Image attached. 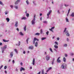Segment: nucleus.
Masks as SVG:
<instances>
[{"label": "nucleus", "mask_w": 74, "mask_h": 74, "mask_svg": "<svg viewBox=\"0 0 74 74\" xmlns=\"http://www.w3.org/2000/svg\"><path fill=\"white\" fill-rule=\"evenodd\" d=\"M7 45H5L2 48H1V49H2V53H4V50L7 48Z\"/></svg>", "instance_id": "1"}, {"label": "nucleus", "mask_w": 74, "mask_h": 74, "mask_svg": "<svg viewBox=\"0 0 74 74\" xmlns=\"http://www.w3.org/2000/svg\"><path fill=\"white\" fill-rule=\"evenodd\" d=\"M54 47L55 48L53 49L54 51H55L56 52H57L58 51L56 49L58 48V46L56 45H55L54 46Z\"/></svg>", "instance_id": "2"}, {"label": "nucleus", "mask_w": 74, "mask_h": 74, "mask_svg": "<svg viewBox=\"0 0 74 74\" xmlns=\"http://www.w3.org/2000/svg\"><path fill=\"white\" fill-rule=\"evenodd\" d=\"M52 12V10H50V11L49 12L48 14H47V18L48 19L49 18V15L51 14V13Z\"/></svg>", "instance_id": "3"}, {"label": "nucleus", "mask_w": 74, "mask_h": 74, "mask_svg": "<svg viewBox=\"0 0 74 74\" xmlns=\"http://www.w3.org/2000/svg\"><path fill=\"white\" fill-rule=\"evenodd\" d=\"M60 58V57H59L57 60V63H61V61L60 60H59Z\"/></svg>", "instance_id": "4"}, {"label": "nucleus", "mask_w": 74, "mask_h": 74, "mask_svg": "<svg viewBox=\"0 0 74 74\" xmlns=\"http://www.w3.org/2000/svg\"><path fill=\"white\" fill-rule=\"evenodd\" d=\"M38 41L39 40L38 39L36 38H34V40L33 41V44H35V41Z\"/></svg>", "instance_id": "5"}, {"label": "nucleus", "mask_w": 74, "mask_h": 74, "mask_svg": "<svg viewBox=\"0 0 74 74\" xmlns=\"http://www.w3.org/2000/svg\"><path fill=\"white\" fill-rule=\"evenodd\" d=\"M35 21H36V19H33L32 22V25H34L35 24Z\"/></svg>", "instance_id": "6"}, {"label": "nucleus", "mask_w": 74, "mask_h": 74, "mask_svg": "<svg viewBox=\"0 0 74 74\" xmlns=\"http://www.w3.org/2000/svg\"><path fill=\"white\" fill-rule=\"evenodd\" d=\"M46 59L47 60H49L50 59V57H49V56H47L46 57Z\"/></svg>", "instance_id": "7"}, {"label": "nucleus", "mask_w": 74, "mask_h": 74, "mask_svg": "<svg viewBox=\"0 0 74 74\" xmlns=\"http://www.w3.org/2000/svg\"><path fill=\"white\" fill-rule=\"evenodd\" d=\"M54 28H55V27H53L51 29H49V30H50V31H51V32H52L53 33V31L52 30V29H53Z\"/></svg>", "instance_id": "8"}, {"label": "nucleus", "mask_w": 74, "mask_h": 74, "mask_svg": "<svg viewBox=\"0 0 74 74\" xmlns=\"http://www.w3.org/2000/svg\"><path fill=\"white\" fill-rule=\"evenodd\" d=\"M18 25V22L16 21V23L15 25V27H17Z\"/></svg>", "instance_id": "9"}, {"label": "nucleus", "mask_w": 74, "mask_h": 74, "mask_svg": "<svg viewBox=\"0 0 74 74\" xmlns=\"http://www.w3.org/2000/svg\"><path fill=\"white\" fill-rule=\"evenodd\" d=\"M66 36H70V34H69V32L67 31H66Z\"/></svg>", "instance_id": "10"}, {"label": "nucleus", "mask_w": 74, "mask_h": 74, "mask_svg": "<svg viewBox=\"0 0 74 74\" xmlns=\"http://www.w3.org/2000/svg\"><path fill=\"white\" fill-rule=\"evenodd\" d=\"M13 52H11L10 54V58H12V56H13Z\"/></svg>", "instance_id": "11"}, {"label": "nucleus", "mask_w": 74, "mask_h": 74, "mask_svg": "<svg viewBox=\"0 0 74 74\" xmlns=\"http://www.w3.org/2000/svg\"><path fill=\"white\" fill-rule=\"evenodd\" d=\"M25 69H24V68H23L22 67H21V68L20 69V71H22V70L23 71H25Z\"/></svg>", "instance_id": "12"}, {"label": "nucleus", "mask_w": 74, "mask_h": 74, "mask_svg": "<svg viewBox=\"0 0 74 74\" xmlns=\"http://www.w3.org/2000/svg\"><path fill=\"white\" fill-rule=\"evenodd\" d=\"M65 66H64L63 65H62L61 66V69H65Z\"/></svg>", "instance_id": "13"}, {"label": "nucleus", "mask_w": 74, "mask_h": 74, "mask_svg": "<svg viewBox=\"0 0 74 74\" xmlns=\"http://www.w3.org/2000/svg\"><path fill=\"white\" fill-rule=\"evenodd\" d=\"M20 1V0H18L17 1H16V2L15 3V4H17Z\"/></svg>", "instance_id": "14"}, {"label": "nucleus", "mask_w": 74, "mask_h": 74, "mask_svg": "<svg viewBox=\"0 0 74 74\" xmlns=\"http://www.w3.org/2000/svg\"><path fill=\"white\" fill-rule=\"evenodd\" d=\"M35 62V59L34 58L33 60V62H32V64L33 65H34V62Z\"/></svg>", "instance_id": "15"}, {"label": "nucleus", "mask_w": 74, "mask_h": 74, "mask_svg": "<svg viewBox=\"0 0 74 74\" xmlns=\"http://www.w3.org/2000/svg\"><path fill=\"white\" fill-rule=\"evenodd\" d=\"M33 46H30L29 47V49H33Z\"/></svg>", "instance_id": "16"}, {"label": "nucleus", "mask_w": 74, "mask_h": 74, "mask_svg": "<svg viewBox=\"0 0 74 74\" xmlns=\"http://www.w3.org/2000/svg\"><path fill=\"white\" fill-rule=\"evenodd\" d=\"M20 44H21V42L19 41L18 42V44H16V45H17V46H19Z\"/></svg>", "instance_id": "17"}, {"label": "nucleus", "mask_w": 74, "mask_h": 74, "mask_svg": "<svg viewBox=\"0 0 74 74\" xmlns=\"http://www.w3.org/2000/svg\"><path fill=\"white\" fill-rule=\"evenodd\" d=\"M54 61H55V58H53V60L52 61V64H53L54 63Z\"/></svg>", "instance_id": "18"}, {"label": "nucleus", "mask_w": 74, "mask_h": 74, "mask_svg": "<svg viewBox=\"0 0 74 74\" xmlns=\"http://www.w3.org/2000/svg\"><path fill=\"white\" fill-rule=\"evenodd\" d=\"M27 19V18L25 17H23L21 18V19H22V20H23V19H24V20H25V19Z\"/></svg>", "instance_id": "19"}, {"label": "nucleus", "mask_w": 74, "mask_h": 74, "mask_svg": "<svg viewBox=\"0 0 74 74\" xmlns=\"http://www.w3.org/2000/svg\"><path fill=\"white\" fill-rule=\"evenodd\" d=\"M35 46L37 47L38 46V42H36L35 43Z\"/></svg>", "instance_id": "20"}, {"label": "nucleus", "mask_w": 74, "mask_h": 74, "mask_svg": "<svg viewBox=\"0 0 74 74\" xmlns=\"http://www.w3.org/2000/svg\"><path fill=\"white\" fill-rule=\"evenodd\" d=\"M26 3L27 4V5H29V1L27 0L26 1Z\"/></svg>", "instance_id": "21"}, {"label": "nucleus", "mask_w": 74, "mask_h": 74, "mask_svg": "<svg viewBox=\"0 0 74 74\" xmlns=\"http://www.w3.org/2000/svg\"><path fill=\"white\" fill-rule=\"evenodd\" d=\"M63 61H64V62H66V58H65V57H64L63 58Z\"/></svg>", "instance_id": "22"}, {"label": "nucleus", "mask_w": 74, "mask_h": 74, "mask_svg": "<svg viewBox=\"0 0 74 74\" xmlns=\"http://www.w3.org/2000/svg\"><path fill=\"white\" fill-rule=\"evenodd\" d=\"M66 22H69V19L67 17H66Z\"/></svg>", "instance_id": "23"}, {"label": "nucleus", "mask_w": 74, "mask_h": 74, "mask_svg": "<svg viewBox=\"0 0 74 74\" xmlns=\"http://www.w3.org/2000/svg\"><path fill=\"white\" fill-rule=\"evenodd\" d=\"M71 16H72V17H74V13H73L71 14Z\"/></svg>", "instance_id": "24"}, {"label": "nucleus", "mask_w": 74, "mask_h": 74, "mask_svg": "<svg viewBox=\"0 0 74 74\" xmlns=\"http://www.w3.org/2000/svg\"><path fill=\"white\" fill-rule=\"evenodd\" d=\"M6 20L8 22L10 21V19H9V18H6Z\"/></svg>", "instance_id": "25"}, {"label": "nucleus", "mask_w": 74, "mask_h": 74, "mask_svg": "<svg viewBox=\"0 0 74 74\" xmlns=\"http://www.w3.org/2000/svg\"><path fill=\"white\" fill-rule=\"evenodd\" d=\"M19 34L20 35H21V36H23V34L22 32H20Z\"/></svg>", "instance_id": "26"}, {"label": "nucleus", "mask_w": 74, "mask_h": 74, "mask_svg": "<svg viewBox=\"0 0 74 74\" xmlns=\"http://www.w3.org/2000/svg\"><path fill=\"white\" fill-rule=\"evenodd\" d=\"M35 35L36 36H39V35H40V33H37L35 34Z\"/></svg>", "instance_id": "27"}, {"label": "nucleus", "mask_w": 74, "mask_h": 74, "mask_svg": "<svg viewBox=\"0 0 74 74\" xmlns=\"http://www.w3.org/2000/svg\"><path fill=\"white\" fill-rule=\"evenodd\" d=\"M24 31H26V26H25L24 28Z\"/></svg>", "instance_id": "28"}, {"label": "nucleus", "mask_w": 74, "mask_h": 74, "mask_svg": "<svg viewBox=\"0 0 74 74\" xmlns=\"http://www.w3.org/2000/svg\"><path fill=\"white\" fill-rule=\"evenodd\" d=\"M41 73L42 74H44V70H42L41 71Z\"/></svg>", "instance_id": "29"}, {"label": "nucleus", "mask_w": 74, "mask_h": 74, "mask_svg": "<svg viewBox=\"0 0 74 74\" xmlns=\"http://www.w3.org/2000/svg\"><path fill=\"white\" fill-rule=\"evenodd\" d=\"M14 51L17 54H18V51H17V49H14Z\"/></svg>", "instance_id": "30"}, {"label": "nucleus", "mask_w": 74, "mask_h": 74, "mask_svg": "<svg viewBox=\"0 0 74 74\" xmlns=\"http://www.w3.org/2000/svg\"><path fill=\"white\" fill-rule=\"evenodd\" d=\"M40 32L41 34H42V33H43V32L42 31V29H41L40 30Z\"/></svg>", "instance_id": "31"}, {"label": "nucleus", "mask_w": 74, "mask_h": 74, "mask_svg": "<svg viewBox=\"0 0 74 74\" xmlns=\"http://www.w3.org/2000/svg\"><path fill=\"white\" fill-rule=\"evenodd\" d=\"M45 39H46V38H41L42 40H44Z\"/></svg>", "instance_id": "32"}, {"label": "nucleus", "mask_w": 74, "mask_h": 74, "mask_svg": "<svg viewBox=\"0 0 74 74\" xmlns=\"http://www.w3.org/2000/svg\"><path fill=\"white\" fill-rule=\"evenodd\" d=\"M3 41L4 42H8V40H5L4 39H3Z\"/></svg>", "instance_id": "33"}, {"label": "nucleus", "mask_w": 74, "mask_h": 74, "mask_svg": "<svg viewBox=\"0 0 74 74\" xmlns=\"http://www.w3.org/2000/svg\"><path fill=\"white\" fill-rule=\"evenodd\" d=\"M49 50L51 52H53V51H52V49L51 48H50L49 49Z\"/></svg>", "instance_id": "34"}, {"label": "nucleus", "mask_w": 74, "mask_h": 74, "mask_svg": "<svg viewBox=\"0 0 74 74\" xmlns=\"http://www.w3.org/2000/svg\"><path fill=\"white\" fill-rule=\"evenodd\" d=\"M14 7L16 9H18V7L17 6H15Z\"/></svg>", "instance_id": "35"}, {"label": "nucleus", "mask_w": 74, "mask_h": 74, "mask_svg": "<svg viewBox=\"0 0 74 74\" xmlns=\"http://www.w3.org/2000/svg\"><path fill=\"white\" fill-rule=\"evenodd\" d=\"M26 16L27 17H29V14L28 13H27L26 14Z\"/></svg>", "instance_id": "36"}, {"label": "nucleus", "mask_w": 74, "mask_h": 74, "mask_svg": "<svg viewBox=\"0 0 74 74\" xmlns=\"http://www.w3.org/2000/svg\"><path fill=\"white\" fill-rule=\"evenodd\" d=\"M55 43L56 44V45H58V42H55Z\"/></svg>", "instance_id": "37"}, {"label": "nucleus", "mask_w": 74, "mask_h": 74, "mask_svg": "<svg viewBox=\"0 0 74 74\" xmlns=\"http://www.w3.org/2000/svg\"><path fill=\"white\" fill-rule=\"evenodd\" d=\"M29 39V38H27V44H28V40Z\"/></svg>", "instance_id": "38"}, {"label": "nucleus", "mask_w": 74, "mask_h": 74, "mask_svg": "<svg viewBox=\"0 0 74 74\" xmlns=\"http://www.w3.org/2000/svg\"><path fill=\"white\" fill-rule=\"evenodd\" d=\"M34 2H36L35 1H33V3H34V5H36V3H35Z\"/></svg>", "instance_id": "39"}, {"label": "nucleus", "mask_w": 74, "mask_h": 74, "mask_svg": "<svg viewBox=\"0 0 74 74\" xmlns=\"http://www.w3.org/2000/svg\"><path fill=\"white\" fill-rule=\"evenodd\" d=\"M7 67L6 66H5L4 67V69H7Z\"/></svg>", "instance_id": "40"}, {"label": "nucleus", "mask_w": 74, "mask_h": 74, "mask_svg": "<svg viewBox=\"0 0 74 74\" xmlns=\"http://www.w3.org/2000/svg\"><path fill=\"white\" fill-rule=\"evenodd\" d=\"M49 34V32L47 31V32H46V34L47 35H48Z\"/></svg>", "instance_id": "41"}, {"label": "nucleus", "mask_w": 74, "mask_h": 74, "mask_svg": "<svg viewBox=\"0 0 74 74\" xmlns=\"http://www.w3.org/2000/svg\"><path fill=\"white\" fill-rule=\"evenodd\" d=\"M36 14L34 15L33 19H35V18H36Z\"/></svg>", "instance_id": "42"}, {"label": "nucleus", "mask_w": 74, "mask_h": 74, "mask_svg": "<svg viewBox=\"0 0 74 74\" xmlns=\"http://www.w3.org/2000/svg\"><path fill=\"white\" fill-rule=\"evenodd\" d=\"M0 4H1V5H3V3L1 1H0Z\"/></svg>", "instance_id": "43"}, {"label": "nucleus", "mask_w": 74, "mask_h": 74, "mask_svg": "<svg viewBox=\"0 0 74 74\" xmlns=\"http://www.w3.org/2000/svg\"><path fill=\"white\" fill-rule=\"evenodd\" d=\"M64 5L65 7H68V6H69V5L64 4Z\"/></svg>", "instance_id": "44"}, {"label": "nucleus", "mask_w": 74, "mask_h": 74, "mask_svg": "<svg viewBox=\"0 0 74 74\" xmlns=\"http://www.w3.org/2000/svg\"><path fill=\"white\" fill-rule=\"evenodd\" d=\"M67 29V28H65V29L64 31V32H66V29Z\"/></svg>", "instance_id": "45"}, {"label": "nucleus", "mask_w": 74, "mask_h": 74, "mask_svg": "<svg viewBox=\"0 0 74 74\" xmlns=\"http://www.w3.org/2000/svg\"><path fill=\"white\" fill-rule=\"evenodd\" d=\"M43 23H47V21H44Z\"/></svg>", "instance_id": "46"}, {"label": "nucleus", "mask_w": 74, "mask_h": 74, "mask_svg": "<svg viewBox=\"0 0 74 74\" xmlns=\"http://www.w3.org/2000/svg\"><path fill=\"white\" fill-rule=\"evenodd\" d=\"M52 69V67H50L48 69L49 70H51Z\"/></svg>", "instance_id": "47"}, {"label": "nucleus", "mask_w": 74, "mask_h": 74, "mask_svg": "<svg viewBox=\"0 0 74 74\" xmlns=\"http://www.w3.org/2000/svg\"><path fill=\"white\" fill-rule=\"evenodd\" d=\"M12 63H13V64H14V63H15V60H13Z\"/></svg>", "instance_id": "48"}, {"label": "nucleus", "mask_w": 74, "mask_h": 74, "mask_svg": "<svg viewBox=\"0 0 74 74\" xmlns=\"http://www.w3.org/2000/svg\"><path fill=\"white\" fill-rule=\"evenodd\" d=\"M70 9H69V10H68V14H69L70 13Z\"/></svg>", "instance_id": "49"}, {"label": "nucleus", "mask_w": 74, "mask_h": 74, "mask_svg": "<svg viewBox=\"0 0 74 74\" xmlns=\"http://www.w3.org/2000/svg\"><path fill=\"white\" fill-rule=\"evenodd\" d=\"M57 39L58 41H59V37L57 38Z\"/></svg>", "instance_id": "50"}, {"label": "nucleus", "mask_w": 74, "mask_h": 74, "mask_svg": "<svg viewBox=\"0 0 74 74\" xmlns=\"http://www.w3.org/2000/svg\"><path fill=\"white\" fill-rule=\"evenodd\" d=\"M10 7H11V8H13V5H10Z\"/></svg>", "instance_id": "51"}, {"label": "nucleus", "mask_w": 74, "mask_h": 74, "mask_svg": "<svg viewBox=\"0 0 74 74\" xmlns=\"http://www.w3.org/2000/svg\"><path fill=\"white\" fill-rule=\"evenodd\" d=\"M3 65H1V67H0V69H1V68L3 67Z\"/></svg>", "instance_id": "52"}, {"label": "nucleus", "mask_w": 74, "mask_h": 74, "mask_svg": "<svg viewBox=\"0 0 74 74\" xmlns=\"http://www.w3.org/2000/svg\"><path fill=\"white\" fill-rule=\"evenodd\" d=\"M7 14H8V12H6L5 13V15H7Z\"/></svg>", "instance_id": "53"}, {"label": "nucleus", "mask_w": 74, "mask_h": 74, "mask_svg": "<svg viewBox=\"0 0 74 74\" xmlns=\"http://www.w3.org/2000/svg\"><path fill=\"white\" fill-rule=\"evenodd\" d=\"M25 51H23V53L24 54H25Z\"/></svg>", "instance_id": "54"}, {"label": "nucleus", "mask_w": 74, "mask_h": 74, "mask_svg": "<svg viewBox=\"0 0 74 74\" xmlns=\"http://www.w3.org/2000/svg\"><path fill=\"white\" fill-rule=\"evenodd\" d=\"M71 56H73V55H74V54H73V53H71Z\"/></svg>", "instance_id": "55"}, {"label": "nucleus", "mask_w": 74, "mask_h": 74, "mask_svg": "<svg viewBox=\"0 0 74 74\" xmlns=\"http://www.w3.org/2000/svg\"><path fill=\"white\" fill-rule=\"evenodd\" d=\"M64 47H66L67 46V44H65V45H64Z\"/></svg>", "instance_id": "56"}, {"label": "nucleus", "mask_w": 74, "mask_h": 74, "mask_svg": "<svg viewBox=\"0 0 74 74\" xmlns=\"http://www.w3.org/2000/svg\"><path fill=\"white\" fill-rule=\"evenodd\" d=\"M41 74V71L39 72L38 73H37V74Z\"/></svg>", "instance_id": "57"}, {"label": "nucleus", "mask_w": 74, "mask_h": 74, "mask_svg": "<svg viewBox=\"0 0 74 74\" xmlns=\"http://www.w3.org/2000/svg\"><path fill=\"white\" fill-rule=\"evenodd\" d=\"M65 57H67V54H65Z\"/></svg>", "instance_id": "58"}, {"label": "nucleus", "mask_w": 74, "mask_h": 74, "mask_svg": "<svg viewBox=\"0 0 74 74\" xmlns=\"http://www.w3.org/2000/svg\"><path fill=\"white\" fill-rule=\"evenodd\" d=\"M0 45H2V43L0 42Z\"/></svg>", "instance_id": "59"}, {"label": "nucleus", "mask_w": 74, "mask_h": 74, "mask_svg": "<svg viewBox=\"0 0 74 74\" xmlns=\"http://www.w3.org/2000/svg\"><path fill=\"white\" fill-rule=\"evenodd\" d=\"M20 64L21 65H22V64H23V63H22V62H21L20 63Z\"/></svg>", "instance_id": "60"}, {"label": "nucleus", "mask_w": 74, "mask_h": 74, "mask_svg": "<svg viewBox=\"0 0 74 74\" xmlns=\"http://www.w3.org/2000/svg\"><path fill=\"white\" fill-rule=\"evenodd\" d=\"M16 30L17 31H19V29H18V28H17Z\"/></svg>", "instance_id": "61"}, {"label": "nucleus", "mask_w": 74, "mask_h": 74, "mask_svg": "<svg viewBox=\"0 0 74 74\" xmlns=\"http://www.w3.org/2000/svg\"><path fill=\"white\" fill-rule=\"evenodd\" d=\"M40 21H41V20H42V17H41L40 18Z\"/></svg>", "instance_id": "62"}, {"label": "nucleus", "mask_w": 74, "mask_h": 74, "mask_svg": "<svg viewBox=\"0 0 74 74\" xmlns=\"http://www.w3.org/2000/svg\"><path fill=\"white\" fill-rule=\"evenodd\" d=\"M5 73L7 74V72L6 71H5Z\"/></svg>", "instance_id": "63"}, {"label": "nucleus", "mask_w": 74, "mask_h": 74, "mask_svg": "<svg viewBox=\"0 0 74 74\" xmlns=\"http://www.w3.org/2000/svg\"><path fill=\"white\" fill-rule=\"evenodd\" d=\"M42 15V13H40V16H41Z\"/></svg>", "instance_id": "64"}]
</instances>
